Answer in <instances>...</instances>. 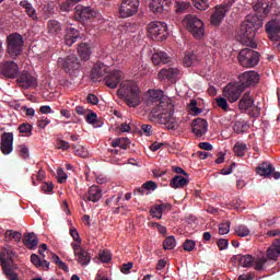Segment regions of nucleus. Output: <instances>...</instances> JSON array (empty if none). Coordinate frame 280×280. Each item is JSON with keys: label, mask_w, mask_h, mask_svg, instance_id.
<instances>
[{"label": "nucleus", "mask_w": 280, "mask_h": 280, "mask_svg": "<svg viewBox=\"0 0 280 280\" xmlns=\"http://www.w3.org/2000/svg\"><path fill=\"white\" fill-rule=\"evenodd\" d=\"M156 187H159L156 183H154L153 180H149L144 183L141 187L136 188L133 194L135 196H145V191L147 194H151V191H154Z\"/></svg>", "instance_id": "obj_30"}, {"label": "nucleus", "mask_w": 280, "mask_h": 280, "mask_svg": "<svg viewBox=\"0 0 280 280\" xmlns=\"http://www.w3.org/2000/svg\"><path fill=\"white\" fill-rule=\"evenodd\" d=\"M183 25L197 40L205 36V23L198 16L186 15L183 20Z\"/></svg>", "instance_id": "obj_5"}, {"label": "nucleus", "mask_w": 280, "mask_h": 280, "mask_svg": "<svg viewBox=\"0 0 280 280\" xmlns=\"http://www.w3.org/2000/svg\"><path fill=\"white\" fill-rule=\"evenodd\" d=\"M147 30L148 36L149 38H152V40H165V38H167V23L165 22H151Z\"/></svg>", "instance_id": "obj_8"}, {"label": "nucleus", "mask_w": 280, "mask_h": 280, "mask_svg": "<svg viewBox=\"0 0 280 280\" xmlns=\"http://www.w3.org/2000/svg\"><path fill=\"white\" fill-rule=\"evenodd\" d=\"M188 109H189V113L190 115H200V113H202V109H200L198 107V101L196 100H190V103L188 105Z\"/></svg>", "instance_id": "obj_43"}, {"label": "nucleus", "mask_w": 280, "mask_h": 280, "mask_svg": "<svg viewBox=\"0 0 280 280\" xmlns=\"http://www.w3.org/2000/svg\"><path fill=\"white\" fill-rule=\"evenodd\" d=\"M70 247L73 248V255L75 256V261H78V265H81V267H86L88 264H91V253L83 249V247L78 244H70Z\"/></svg>", "instance_id": "obj_16"}, {"label": "nucleus", "mask_w": 280, "mask_h": 280, "mask_svg": "<svg viewBox=\"0 0 280 280\" xmlns=\"http://www.w3.org/2000/svg\"><path fill=\"white\" fill-rule=\"evenodd\" d=\"M122 78L124 72H121V70H110V68H106L105 73L103 74V82L108 89H115L116 86H119Z\"/></svg>", "instance_id": "obj_11"}, {"label": "nucleus", "mask_w": 280, "mask_h": 280, "mask_svg": "<svg viewBox=\"0 0 280 280\" xmlns=\"http://www.w3.org/2000/svg\"><path fill=\"white\" fill-rule=\"evenodd\" d=\"M73 5L74 4L72 2L65 0V2H62L60 4V11L61 12H71V8H73Z\"/></svg>", "instance_id": "obj_55"}, {"label": "nucleus", "mask_w": 280, "mask_h": 280, "mask_svg": "<svg viewBox=\"0 0 280 280\" xmlns=\"http://www.w3.org/2000/svg\"><path fill=\"white\" fill-rule=\"evenodd\" d=\"M24 45L25 40H23V36L21 34H10L7 37V51L10 58H18V56H21Z\"/></svg>", "instance_id": "obj_7"}, {"label": "nucleus", "mask_w": 280, "mask_h": 280, "mask_svg": "<svg viewBox=\"0 0 280 280\" xmlns=\"http://www.w3.org/2000/svg\"><path fill=\"white\" fill-rule=\"evenodd\" d=\"M78 54L82 60H89L91 58V47L86 44H81L78 48Z\"/></svg>", "instance_id": "obj_39"}, {"label": "nucleus", "mask_w": 280, "mask_h": 280, "mask_svg": "<svg viewBox=\"0 0 280 280\" xmlns=\"http://www.w3.org/2000/svg\"><path fill=\"white\" fill-rule=\"evenodd\" d=\"M18 150H19L20 155L22 156V159H30V148H27V145L20 144L18 147Z\"/></svg>", "instance_id": "obj_50"}, {"label": "nucleus", "mask_w": 280, "mask_h": 280, "mask_svg": "<svg viewBox=\"0 0 280 280\" xmlns=\"http://www.w3.org/2000/svg\"><path fill=\"white\" fill-rule=\"evenodd\" d=\"M163 92L161 90H149V102L155 104L154 113L158 114L160 124L167 130H175L178 126V119L174 117V103L171 101H161Z\"/></svg>", "instance_id": "obj_1"}, {"label": "nucleus", "mask_w": 280, "mask_h": 280, "mask_svg": "<svg viewBox=\"0 0 280 280\" xmlns=\"http://www.w3.org/2000/svg\"><path fill=\"white\" fill-rule=\"evenodd\" d=\"M32 125L23 124L20 126L19 130L22 135H30L32 132Z\"/></svg>", "instance_id": "obj_57"}, {"label": "nucleus", "mask_w": 280, "mask_h": 280, "mask_svg": "<svg viewBox=\"0 0 280 280\" xmlns=\"http://www.w3.org/2000/svg\"><path fill=\"white\" fill-rule=\"evenodd\" d=\"M231 222L225 221L219 225V234L225 235L230 232Z\"/></svg>", "instance_id": "obj_51"}, {"label": "nucleus", "mask_w": 280, "mask_h": 280, "mask_svg": "<svg viewBox=\"0 0 280 280\" xmlns=\"http://www.w3.org/2000/svg\"><path fill=\"white\" fill-rule=\"evenodd\" d=\"M180 74V70L178 68H164L162 69L158 78L159 80H176Z\"/></svg>", "instance_id": "obj_23"}, {"label": "nucleus", "mask_w": 280, "mask_h": 280, "mask_svg": "<svg viewBox=\"0 0 280 280\" xmlns=\"http://www.w3.org/2000/svg\"><path fill=\"white\" fill-rule=\"evenodd\" d=\"M152 62L153 65H167L170 62V56H167V52L158 51L153 54Z\"/></svg>", "instance_id": "obj_33"}, {"label": "nucleus", "mask_w": 280, "mask_h": 280, "mask_svg": "<svg viewBox=\"0 0 280 280\" xmlns=\"http://www.w3.org/2000/svg\"><path fill=\"white\" fill-rule=\"evenodd\" d=\"M268 2H264V1H259L256 5H255V10H258V12L260 14H268V12H270V9H268Z\"/></svg>", "instance_id": "obj_46"}, {"label": "nucleus", "mask_w": 280, "mask_h": 280, "mask_svg": "<svg viewBox=\"0 0 280 280\" xmlns=\"http://www.w3.org/2000/svg\"><path fill=\"white\" fill-rule=\"evenodd\" d=\"M137 66H138V72L140 75H148V71L145 70L148 69V65H143L141 61H139Z\"/></svg>", "instance_id": "obj_61"}, {"label": "nucleus", "mask_w": 280, "mask_h": 280, "mask_svg": "<svg viewBox=\"0 0 280 280\" xmlns=\"http://www.w3.org/2000/svg\"><path fill=\"white\" fill-rule=\"evenodd\" d=\"M13 257H15V253L10 246L0 249V267L3 268V273L8 280H18V275L13 272L18 268L13 262Z\"/></svg>", "instance_id": "obj_4"}, {"label": "nucleus", "mask_w": 280, "mask_h": 280, "mask_svg": "<svg viewBox=\"0 0 280 280\" xmlns=\"http://www.w3.org/2000/svg\"><path fill=\"white\" fill-rule=\"evenodd\" d=\"M242 93H244V88H242V85L238 83H229L223 89V96L231 104H235V102H237V100H240L242 96Z\"/></svg>", "instance_id": "obj_13"}, {"label": "nucleus", "mask_w": 280, "mask_h": 280, "mask_svg": "<svg viewBox=\"0 0 280 280\" xmlns=\"http://www.w3.org/2000/svg\"><path fill=\"white\" fill-rule=\"evenodd\" d=\"M272 172H275V168L269 163H262L257 168V174H259V176H264L265 178H268V176H271Z\"/></svg>", "instance_id": "obj_37"}, {"label": "nucleus", "mask_w": 280, "mask_h": 280, "mask_svg": "<svg viewBox=\"0 0 280 280\" xmlns=\"http://www.w3.org/2000/svg\"><path fill=\"white\" fill-rule=\"evenodd\" d=\"M247 149L248 147L246 145V143L236 142L234 145V153L236 154V156H244Z\"/></svg>", "instance_id": "obj_42"}, {"label": "nucleus", "mask_w": 280, "mask_h": 280, "mask_svg": "<svg viewBox=\"0 0 280 280\" xmlns=\"http://www.w3.org/2000/svg\"><path fill=\"white\" fill-rule=\"evenodd\" d=\"M62 32V26L60 25V22L56 20H49L48 21V34L50 36H58Z\"/></svg>", "instance_id": "obj_34"}, {"label": "nucleus", "mask_w": 280, "mask_h": 280, "mask_svg": "<svg viewBox=\"0 0 280 280\" xmlns=\"http://www.w3.org/2000/svg\"><path fill=\"white\" fill-rule=\"evenodd\" d=\"M20 7L22 8V10H24V12L27 14L30 19H32L33 21H38L36 9H34V5H32L30 1L22 0L20 2Z\"/></svg>", "instance_id": "obj_31"}, {"label": "nucleus", "mask_w": 280, "mask_h": 280, "mask_svg": "<svg viewBox=\"0 0 280 280\" xmlns=\"http://www.w3.org/2000/svg\"><path fill=\"white\" fill-rule=\"evenodd\" d=\"M278 256H280V238H276L271 243V246L266 250V257L256 258V262H252V265H254L256 271H260L264 270V266H266L268 260L276 262Z\"/></svg>", "instance_id": "obj_6"}, {"label": "nucleus", "mask_w": 280, "mask_h": 280, "mask_svg": "<svg viewBox=\"0 0 280 280\" xmlns=\"http://www.w3.org/2000/svg\"><path fill=\"white\" fill-rule=\"evenodd\" d=\"M226 97H218L215 98L217 102V106H219V108H222V110H229V101H226Z\"/></svg>", "instance_id": "obj_47"}, {"label": "nucleus", "mask_w": 280, "mask_h": 280, "mask_svg": "<svg viewBox=\"0 0 280 280\" xmlns=\"http://www.w3.org/2000/svg\"><path fill=\"white\" fill-rule=\"evenodd\" d=\"M192 132L197 139H200V137H205L209 130V122H207L206 119L197 118L192 120Z\"/></svg>", "instance_id": "obj_20"}, {"label": "nucleus", "mask_w": 280, "mask_h": 280, "mask_svg": "<svg viewBox=\"0 0 280 280\" xmlns=\"http://www.w3.org/2000/svg\"><path fill=\"white\" fill-rule=\"evenodd\" d=\"M59 67L68 73L69 75H75L80 71V60L75 55H70L67 58L58 59Z\"/></svg>", "instance_id": "obj_10"}, {"label": "nucleus", "mask_w": 280, "mask_h": 280, "mask_svg": "<svg viewBox=\"0 0 280 280\" xmlns=\"http://www.w3.org/2000/svg\"><path fill=\"white\" fill-rule=\"evenodd\" d=\"M106 66L96 63L92 68L90 74L92 82H102V80H104V73H106Z\"/></svg>", "instance_id": "obj_25"}, {"label": "nucleus", "mask_w": 280, "mask_h": 280, "mask_svg": "<svg viewBox=\"0 0 280 280\" xmlns=\"http://www.w3.org/2000/svg\"><path fill=\"white\" fill-rule=\"evenodd\" d=\"M231 5L224 2L221 5L214 8V12L211 15L210 23L211 25H220L224 21L226 13L231 10Z\"/></svg>", "instance_id": "obj_17"}, {"label": "nucleus", "mask_w": 280, "mask_h": 280, "mask_svg": "<svg viewBox=\"0 0 280 280\" xmlns=\"http://www.w3.org/2000/svg\"><path fill=\"white\" fill-rule=\"evenodd\" d=\"M248 234H249V231H248V228H246V225L236 226V236L246 237L248 236Z\"/></svg>", "instance_id": "obj_49"}, {"label": "nucleus", "mask_w": 280, "mask_h": 280, "mask_svg": "<svg viewBox=\"0 0 280 280\" xmlns=\"http://www.w3.org/2000/svg\"><path fill=\"white\" fill-rule=\"evenodd\" d=\"M192 1V5L197 9V10H208L209 9V0H191Z\"/></svg>", "instance_id": "obj_45"}, {"label": "nucleus", "mask_w": 280, "mask_h": 280, "mask_svg": "<svg viewBox=\"0 0 280 280\" xmlns=\"http://www.w3.org/2000/svg\"><path fill=\"white\" fill-rule=\"evenodd\" d=\"M102 190L97 185H93L89 188L88 194L85 196L89 202H100L102 200Z\"/></svg>", "instance_id": "obj_28"}, {"label": "nucleus", "mask_w": 280, "mask_h": 280, "mask_svg": "<svg viewBox=\"0 0 280 280\" xmlns=\"http://www.w3.org/2000/svg\"><path fill=\"white\" fill-rule=\"evenodd\" d=\"M119 16L120 19H130L139 12V0H122L119 7Z\"/></svg>", "instance_id": "obj_12"}, {"label": "nucleus", "mask_w": 280, "mask_h": 280, "mask_svg": "<svg viewBox=\"0 0 280 280\" xmlns=\"http://www.w3.org/2000/svg\"><path fill=\"white\" fill-rule=\"evenodd\" d=\"M57 148H58V150H69V148H71V144H69V142H67L65 140H59L57 142Z\"/></svg>", "instance_id": "obj_64"}, {"label": "nucleus", "mask_w": 280, "mask_h": 280, "mask_svg": "<svg viewBox=\"0 0 280 280\" xmlns=\"http://www.w3.org/2000/svg\"><path fill=\"white\" fill-rule=\"evenodd\" d=\"M236 260L238 261V266L243 268H249L252 264L256 262L250 255H238L236 256Z\"/></svg>", "instance_id": "obj_35"}, {"label": "nucleus", "mask_w": 280, "mask_h": 280, "mask_svg": "<svg viewBox=\"0 0 280 280\" xmlns=\"http://www.w3.org/2000/svg\"><path fill=\"white\" fill-rule=\"evenodd\" d=\"M261 25V20L257 15H247L238 31L237 39L240 43L245 47L257 49V43H255L253 38H255V34H257V30H259Z\"/></svg>", "instance_id": "obj_2"}, {"label": "nucleus", "mask_w": 280, "mask_h": 280, "mask_svg": "<svg viewBox=\"0 0 280 280\" xmlns=\"http://www.w3.org/2000/svg\"><path fill=\"white\" fill-rule=\"evenodd\" d=\"M98 257H100L101 261H103V264H108L110 261V252L102 250L98 254Z\"/></svg>", "instance_id": "obj_54"}, {"label": "nucleus", "mask_w": 280, "mask_h": 280, "mask_svg": "<svg viewBox=\"0 0 280 280\" xmlns=\"http://www.w3.org/2000/svg\"><path fill=\"white\" fill-rule=\"evenodd\" d=\"M67 178H69V175L65 173V170L58 168L57 170V180L58 183H66Z\"/></svg>", "instance_id": "obj_53"}, {"label": "nucleus", "mask_w": 280, "mask_h": 280, "mask_svg": "<svg viewBox=\"0 0 280 280\" xmlns=\"http://www.w3.org/2000/svg\"><path fill=\"white\" fill-rule=\"evenodd\" d=\"M188 185L189 177H184L182 175H175L170 182V187H172V189H185Z\"/></svg>", "instance_id": "obj_27"}, {"label": "nucleus", "mask_w": 280, "mask_h": 280, "mask_svg": "<svg viewBox=\"0 0 280 280\" xmlns=\"http://www.w3.org/2000/svg\"><path fill=\"white\" fill-rule=\"evenodd\" d=\"M0 150L2 154H4V156H8V154H12V151L14 150V133H2L0 141Z\"/></svg>", "instance_id": "obj_18"}, {"label": "nucleus", "mask_w": 280, "mask_h": 280, "mask_svg": "<svg viewBox=\"0 0 280 280\" xmlns=\"http://www.w3.org/2000/svg\"><path fill=\"white\" fill-rule=\"evenodd\" d=\"M171 0H151L149 3V9L153 14H161L165 12V5H170Z\"/></svg>", "instance_id": "obj_24"}, {"label": "nucleus", "mask_w": 280, "mask_h": 280, "mask_svg": "<svg viewBox=\"0 0 280 280\" xmlns=\"http://www.w3.org/2000/svg\"><path fill=\"white\" fill-rule=\"evenodd\" d=\"M174 209V206H172L168 202L158 201L151 211H172Z\"/></svg>", "instance_id": "obj_40"}, {"label": "nucleus", "mask_w": 280, "mask_h": 280, "mask_svg": "<svg viewBox=\"0 0 280 280\" xmlns=\"http://www.w3.org/2000/svg\"><path fill=\"white\" fill-rule=\"evenodd\" d=\"M196 63V55L194 52H187L184 57L185 67H194Z\"/></svg>", "instance_id": "obj_44"}, {"label": "nucleus", "mask_w": 280, "mask_h": 280, "mask_svg": "<svg viewBox=\"0 0 280 280\" xmlns=\"http://www.w3.org/2000/svg\"><path fill=\"white\" fill-rule=\"evenodd\" d=\"M247 113V115H249V117H259V115H261V109L259 108V106L257 105H252V107L245 112Z\"/></svg>", "instance_id": "obj_48"}, {"label": "nucleus", "mask_w": 280, "mask_h": 280, "mask_svg": "<svg viewBox=\"0 0 280 280\" xmlns=\"http://www.w3.org/2000/svg\"><path fill=\"white\" fill-rule=\"evenodd\" d=\"M254 104L255 100H253L249 92H246L238 102V108L242 110V113H248Z\"/></svg>", "instance_id": "obj_26"}, {"label": "nucleus", "mask_w": 280, "mask_h": 280, "mask_svg": "<svg viewBox=\"0 0 280 280\" xmlns=\"http://www.w3.org/2000/svg\"><path fill=\"white\" fill-rule=\"evenodd\" d=\"M215 245L219 246V250H225V248H229V241L221 238L215 242Z\"/></svg>", "instance_id": "obj_59"}, {"label": "nucleus", "mask_w": 280, "mask_h": 280, "mask_svg": "<svg viewBox=\"0 0 280 280\" xmlns=\"http://www.w3.org/2000/svg\"><path fill=\"white\" fill-rule=\"evenodd\" d=\"M189 8H191V3L189 2H177V12H185Z\"/></svg>", "instance_id": "obj_60"}, {"label": "nucleus", "mask_w": 280, "mask_h": 280, "mask_svg": "<svg viewBox=\"0 0 280 280\" xmlns=\"http://www.w3.org/2000/svg\"><path fill=\"white\" fill-rule=\"evenodd\" d=\"M132 268H133V262L124 264L122 266H120V273L128 275V272Z\"/></svg>", "instance_id": "obj_62"}, {"label": "nucleus", "mask_w": 280, "mask_h": 280, "mask_svg": "<svg viewBox=\"0 0 280 280\" xmlns=\"http://www.w3.org/2000/svg\"><path fill=\"white\" fill-rule=\"evenodd\" d=\"M88 124H91L92 126H97V114L90 113L86 116Z\"/></svg>", "instance_id": "obj_56"}, {"label": "nucleus", "mask_w": 280, "mask_h": 280, "mask_svg": "<svg viewBox=\"0 0 280 280\" xmlns=\"http://www.w3.org/2000/svg\"><path fill=\"white\" fill-rule=\"evenodd\" d=\"M233 130L236 135H244L248 130V122L246 120H237L234 122Z\"/></svg>", "instance_id": "obj_38"}, {"label": "nucleus", "mask_w": 280, "mask_h": 280, "mask_svg": "<svg viewBox=\"0 0 280 280\" xmlns=\"http://www.w3.org/2000/svg\"><path fill=\"white\" fill-rule=\"evenodd\" d=\"M42 191H44V194H51V191H54V184L44 183L42 186Z\"/></svg>", "instance_id": "obj_63"}, {"label": "nucleus", "mask_w": 280, "mask_h": 280, "mask_svg": "<svg viewBox=\"0 0 280 280\" xmlns=\"http://www.w3.org/2000/svg\"><path fill=\"white\" fill-rule=\"evenodd\" d=\"M23 245L25 246V248L34 250L35 247H38V238L35 237L34 233L25 234V236L23 237Z\"/></svg>", "instance_id": "obj_32"}, {"label": "nucleus", "mask_w": 280, "mask_h": 280, "mask_svg": "<svg viewBox=\"0 0 280 280\" xmlns=\"http://www.w3.org/2000/svg\"><path fill=\"white\" fill-rule=\"evenodd\" d=\"M238 62L247 69L257 67L259 65V52L250 48H244L238 52Z\"/></svg>", "instance_id": "obj_9"}, {"label": "nucleus", "mask_w": 280, "mask_h": 280, "mask_svg": "<svg viewBox=\"0 0 280 280\" xmlns=\"http://www.w3.org/2000/svg\"><path fill=\"white\" fill-rule=\"evenodd\" d=\"M49 124H51V120L47 117H42L38 121H37V126L42 129L47 128V126H49Z\"/></svg>", "instance_id": "obj_58"}, {"label": "nucleus", "mask_w": 280, "mask_h": 280, "mask_svg": "<svg viewBox=\"0 0 280 280\" xmlns=\"http://www.w3.org/2000/svg\"><path fill=\"white\" fill-rule=\"evenodd\" d=\"M0 73L4 78L14 79L19 75V65L14 61H5L0 66Z\"/></svg>", "instance_id": "obj_19"}, {"label": "nucleus", "mask_w": 280, "mask_h": 280, "mask_svg": "<svg viewBox=\"0 0 280 280\" xmlns=\"http://www.w3.org/2000/svg\"><path fill=\"white\" fill-rule=\"evenodd\" d=\"M117 95L125 100L130 108H137L141 104V89L132 80L122 81L117 90Z\"/></svg>", "instance_id": "obj_3"}, {"label": "nucleus", "mask_w": 280, "mask_h": 280, "mask_svg": "<svg viewBox=\"0 0 280 280\" xmlns=\"http://www.w3.org/2000/svg\"><path fill=\"white\" fill-rule=\"evenodd\" d=\"M266 32L272 40H280V22L277 20L268 22L266 25Z\"/></svg>", "instance_id": "obj_22"}, {"label": "nucleus", "mask_w": 280, "mask_h": 280, "mask_svg": "<svg viewBox=\"0 0 280 280\" xmlns=\"http://www.w3.org/2000/svg\"><path fill=\"white\" fill-rule=\"evenodd\" d=\"M173 248H176V238L168 236L163 240V250H173Z\"/></svg>", "instance_id": "obj_41"}, {"label": "nucleus", "mask_w": 280, "mask_h": 280, "mask_svg": "<svg viewBox=\"0 0 280 280\" xmlns=\"http://www.w3.org/2000/svg\"><path fill=\"white\" fill-rule=\"evenodd\" d=\"M78 38H80V31L73 27L66 28L65 44L68 45V47H71L73 43H77Z\"/></svg>", "instance_id": "obj_29"}, {"label": "nucleus", "mask_w": 280, "mask_h": 280, "mask_svg": "<svg viewBox=\"0 0 280 280\" xmlns=\"http://www.w3.org/2000/svg\"><path fill=\"white\" fill-rule=\"evenodd\" d=\"M96 16H100V13L91 9V7L78 4L74 8V19L81 23H84V21H89L91 19H96Z\"/></svg>", "instance_id": "obj_14"}, {"label": "nucleus", "mask_w": 280, "mask_h": 280, "mask_svg": "<svg viewBox=\"0 0 280 280\" xmlns=\"http://www.w3.org/2000/svg\"><path fill=\"white\" fill-rule=\"evenodd\" d=\"M18 84L22 89H32V88L36 86L37 82H36L35 77H33L32 74H30L27 72H23L18 78Z\"/></svg>", "instance_id": "obj_21"}, {"label": "nucleus", "mask_w": 280, "mask_h": 280, "mask_svg": "<svg viewBox=\"0 0 280 280\" xmlns=\"http://www.w3.org/2000/svg\"><path fill=\"white\" fill-rule=\"evenodd\" d=\"M259 82V73L256 71H246L238 77V84L245 91L248 86H255Z\"/></svg>", "instance_id": "obj_15"}, {"label": "nucleus", "mask_w": 280, "mask_h": 280, "mask_svg": "<svg viewBox=\"0 0 280 280\" xmlns=\"http://www.w3.org/2000/svg\"><path fill=\"white\" fill-rule=\"evenodd\" d=\"M196 247V242L192 240H186L184 242V252L190 253L194 252V248Z\"/></svg>", "instance_id": "obj_52"}, {"label": "nucleus", "mask_w": 280, "mask_h": 280, "mask_svg": "<svg viewBox=\"0 0 280 280\" xmlns=\"http://www.w3.org/2000/svg\"><path fill=\"white\" fill-rule=\"evenodd\" d=\"M3 236L5 238V242L15 241V243L21 242V238L25 237V235H22L21 232L13 230H5Z\"/></svg>", "instance_id": "obj_36"}]
</instances>
